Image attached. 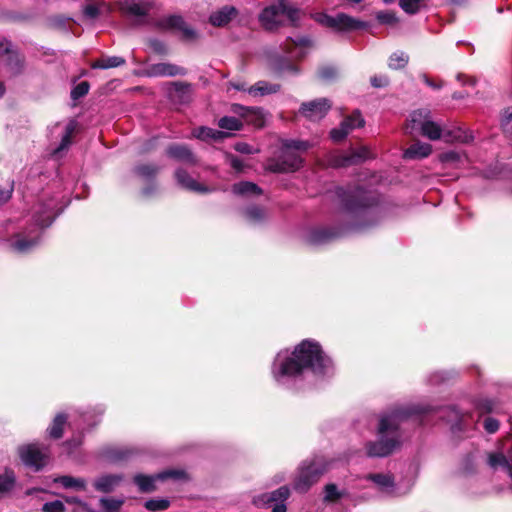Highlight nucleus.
Returning a JSON list of instances; mask_svg holds the SVG:
<instances>
[{
	"label": "nucleus",
	"mask_w": 512,
	"mask_h": 512,
	"mask_svg": "<svg viewBox=\"0 0 512 512\" xmlns=\"http://www.w3.org/2000/svg\"><path fill=\"white\" fill-rule=\"evenodd\" d=\"M332 366L317 342L303 340L292 353L280 351L272 365V375L278 384L286 385L290 380L301 375L304 369L315 374H327Z\"/></svg>",
	"instance_id": "f257e3e1"
},
{
	"label": "nucleus",
	"mask_w": 512,
	"mask_h": 512,
	"mask_svg": "<svg viewBox=\"0 0 512 512\" xmlns=\"http://www.w3.org/2000/svg\"><path fill=\"white\" fill-rule=\"evenodd\" d=\"M427 407H416L413 410L397 408L380 417L377 436L378 439L369 442L366 446L370 457H385L391 454L401 443L400 424L413 413L425 414Z\"/></svg>",
	"instance_id": "f03ea898"
},
{
	"label": "nucleus",
	"mask_w": 512,
	"mask_h": 512,
	"mask_svg": "<svg viewBox=\"0 0 512 512\" xmlns=\"http://www.w3.org/2000/svg\"><path fill=\"white\" fill-rule=\"evenodd\" d=\"M406 128L409 130V134H412L414 131H420L424 137L433 141L439 139H444L446 142L466 140V137H462L460 130H446L439 123L432 121L431 113L427 109L413 111L410 114Z\"/></svg>",
	"instance_id": "7ed1b4c3"
},
{
	"label": "nucleus",
	"mask_w": 512,
	"mask_h": 512,
	"mask_svg": "<svg viewBox=\"0 0 512 512\" xmlns=\"http://www.w3.org/2000/svg\"><path fill=\"white\" fill-rule=\"evenodd\" d=\"M313 146L309 141L287 140L282 147V153L279 160L272 166L275 172H293L298 170L303 159L300 153L306 152Z\"/></svg>",
	"instance_id": "20e7f679"
},
{
	"label": "nucleus",
	"mask_w": 512,
	"mask_h": 512,
	"mask_svg": "<svg viewBox=\"0 0 512 512\" xmlns=\"http://www.w3.org/2000/svg\"><path fill=\"white\" fill-rule=\"evenodd\" d=\"M284 16L294 24L299 19L300 11L280 1L276 5L266 7L260 14L259 21L265 29L273 30L282 23Z\"/></svg>",
	"instance_id": "39448f33"
},
{
	"label": "nucleus",
	"mask_w": 512,
	"mask_h": 512,
	"mask_svg": "<svg viewBox=\"0 0 512 512\" xmlns=\"http://www.w3.org/2000/svg\"><path fill=\"white\" fill-rule=\"evenodd\" d=\"M327 471V464L322 459H316L307 466L300 468L294 482V489L298 492H306Z\"/></svg>",
	"instance_id": "423d86ee"
},
{
	"label": "nucleus",
	"mask_w": 512,
	"mask_h": 512,
	"mask_svg": "<svg viewBox=\"0 0 512 512\" xmlns=\"http://www.w3.org/2000/svg\"><path fill=\"white\" fill-rule=\"evenodd\" d=\"M316 20L319 23L329 28L335 29L337 31H351L366 27V24L364 22L344 13H339L336 16L320 14L316 18Z\"/></svg>",
	"instance_id": "0eeeda50"
},
{
	"label": "nucleus",
	"mask_w": 512,
	"mask_h": 512,
	"mask_svg": "<svg viewBox=\"0 0 512 512\" xmlns=\"http://www.w3.org/2000/svg\"><path fill=\"white\" fill-rule=\"evenodd\" d=\"M18 453L22 462L35 471H39L47 463V449L42 448L37 444L23 445L19 447Z\"/></svg>",
	"instance_id": "6e6552de"
},
{
	"label": "nucleus",
	"mask_w": 512,
	"mask_h": 512,
	"mask_svg": "<svg viewBox=\"0 0 512 512\" xmlns=\"http://www.w3.org/2000/svg\"><path fill=\"white\" fill-rule=\"evenodd\" d=\"M166 479L182 480L186 479V474L181 470H166L154 476L139 474L134 477V482L141 492H151L155 490L156 481Z\"/></svg>",
	"instance_id": "1a4fd4ad"
},
{
	"label": "nucleus",
	"mask_w": 512,
	"mask_h": 512,
	"mask_svg": "<svg viewBox=\"0 0 512 512\" xmlns=\"http://www.w3.org/2000/svg\"><path fill=\"white\" fill-rule=\"evenodd\" d=\"M374 155L366 146L352 150L348 154L337 153L330 157L329 164L333 167H345L349 165L364 162L367 159L373 158Z\"/></svg>",
	"instance_id": "9d476101"
},
{
	"label": "nucleus",
	"mask_w": 512,
	"mask_h": 512,
	"mask_svg": "<svg viewBox=\"0 0 512 512\" xmlns=\"http://www.w3.org/2000/svg\"><path fill=\"white\" fill-rule=\"evenodd\" d=\"M330 108V101L326 98H321L303 103L299 112L310 121H318L325 117Z\"/></svg>",
	"instance_id": "9b49d317"
},
{
	"label": "nucleus",
	"mask_w": 512,
	"mask_h": 512,
	"mask_svg": "<svg viewBox=\"0 0 512 512\" xmlns=\"http://www.w3.org/2000/svg\"><path fill=\"white\" fill-rule=\"evenodd\" d=\"M231 111L238 115L243 122L253 125L257 128H261L265 125L266 117L265 113L260 108H250L239 104H234L231 107Z\"/></svg>",
	"instance_id": "f8f14e48"
},
{
	"label": "nucleus",
	"mask_w": 512,
	"mask_h": 512,
	"mask_svg": "<svg viewBox=\"0 0 512 512\" xmlns=\"http://www.w3.org/2000/svg\"><path fill=\"white\" fill-rule=\"evenodd\" d=\"M368 479L376 484L378 489L390 496H400L406 494L411 486H408L406 489L401 490L395 483L392 475L390 474H370Z\"/></svg>",
	"instance_id": "ddd939ff"
},
{
	"label": "nucleus",
	"mask_w": 512,
	"mask_h": 512,
	"mask_svg": "<svg viewBox=\"0 0 512 512\" xmlns=\"http://www.w3.org/2000/svg\"><path fill=\"white\" fill-rule=\"evenodd\" d=\"M186 70L180 66L171 63H155L146 68V74L151 77H173L185 75Z\"/></svg>",
	"instance_id": "4468645a"
},
{
	"label": "nucleus",
	"mask_w": 512,
	"mask_h": 512,
	"mask_svg": "<svg viewBox=\"0 0 512 512\" xmlns=\"http://www.w3.org/2000/svg\"><path fill=\"white\" fill-rule=\"evenodd\" d=\"M290 495V490L287 486H281L280 488L270 493H264L254 498L253 502L256 506H266L271 503L285 502Z\"/></svg>",
	"instance_id": "2eb2a0df"
},
{
	"label": "nucleus",
	"mask_w": 512,
	"mask_h": 512,
	"mask_svg": "<svg viewBox=\"0 0 512 512\" xmlns=\"http://www.w3.org/2000/svg\"><path fill=\"white\" fill-rule=\"evenodd\" d=\"M309 47L310 41L306 38H289L284 44V51L291 59H302Z\"/></svg>",
	"instance_id": "dca6fc26"
},
{
	"label": "nucleus",
	"mask_w": 512,
	"mask_h": 512,
	"mask_svg": "<svg viewBox=\"0 0 512 512\" xmlns=\"http://www.w3.org/2000/svg\"><path fill=\"white\" fill-rule=\"evenodd\" d=\"M238 14V11L233 6H224L218 11L213 12L210 15V23L213 26H225L227 25L232 19H234Z\"/></svg>",
	"instance_id": "f3484780"
},
{
	"label": "nucleus",
	"mask_w": 512,
	"mask_h": 512,
	"mask_svg": "<svg viewBox=\"0 0 512 512\" xmlns=\"http://www.w3.org/2000/svg\"><path fill=\"white\" fill-rule=\"evenodd\" d=\"M479 453L475 449L472 452L465 454L458 467V471L462 476H470L477 472Z\"/></svg>",
	"instance_id": "a211bd4d"
},
{
	"label": "nucleus",
	"mask_w": 512,
	"mask_h": 512,
	"mask_svg": "<svg viewBox=\"0 0 512 512\" xmlns=\"http://www.w3.org/2000/svg\"><path fill=\"white\" fill-rule=\"evenodd\" d=\"M432 152V146L428 143L417 141L409 146L403 153V157L409 160L423 159Z\"/></svg>",
	"instance_id": "6ab92c4d"
},
{
	"label": "nucleus",
	"mask_w": 512,
	"mask_h": 512,
	"mask_svg": "<svg viewBox=\"0 0 512 512\" xmlns=\"http://www.w3.org/2000/svg\"><path fill=\"white\" fill-rule=\"evenodd\" d=\"M39 240V233L37 232L34 236L19 234L12 241L11 247L14 251L19 253H25L30 251L34 246L37 245Z\"/></svg>",
	"instance_id": "aec40b11"
},
{
	"label": "nucleus",
	"mask_w": 512,
	"mask_h": 512,
	"mask_svg": "<svg viewBox=\"0 0 512 512\" xmlns=\"http://www.w3.org/2000/svg\"><path fill=\"white\" fill-rule=\"evenodd\" d=\"M281 86L276 83L267 81H258L247 89L249 95L253 97H261L266 95L275 94L280 90Z\"/></svg>",
	"instance_id": "412c9836"
},
{
	"label": "nucleus",
	"mask_w": 512,
	"mask_h": 512,
	"mask_svg": "<svg viewBox=\"0 0 512 512\" xmlns=\"http://www.w3.org/2000/svg\"><path fill=\"white\" fill-rule=\"evenodd\" d=\"M269 66L273 72L281 76L285 74L297 75L300 72L297 65L282 58L271 59Z\"/></svg>",
	"instance_id": "4be33fe9"
},
{
	"label": "nucleus",
	"mask_w": 512,
	"mask_h": 512,
	"mask_svg": "<svg viewBox=\"0 0 512 512\" xmlns=\"http://www.w3.org/2000/svg\"><path fill=\"white\" fill-rule=\"evenodd\" d=\"M121 480V476L118 475H103L95 479L93 485L97 491L109 493L120 484Z\"/></svg>",
	"instance_id": "5701e85b"
},
{
	"label": "nucleus",
	"mask_w": 512,
	"mask_h": 512,
	"mask_svg": "<svg viewBox=\"0 0 512 512\" xmlns=\"http://www.w3.org/2000/svg\"><path fill=\"white\" fill-rule=\"evenodd\" d=\"M151 4L146 0H126L122 3V10L134 16H144L150 10Z\"/></svg>",
	"instance_id": "b1692460"
},
{
	"label": "nucleus",
	"mask_w": 512,
	"mask_h": 512,
	"mask_svg": "<svg viewBox=\"0 0 512 512\" xmlns=\"http://www.w3.org/2000/svg\"><path fill=\"white\" fill-rule=\"evenodd\" d=\"M175 178L179 185H181L183 188L195 192H206L207 188H205L203 185L192 179L186 171L182 169H178L175 172Z\"/></svg>",
	"instance_id": "393cba45"
},
{
	"label": "nucleus",
	"mask_w": 512,
	"mask_h": 512,
	"mask_svg": "<svg viewBox=\"0 0 512 512\" xmlns=\"http://www.w3.org/2000/svg\"><path fill=\"white\" fill-rule=\"evenodd\" d=\"M167 154L178 161L190 164H194L196 162L193 153L184 145H171L167 149Z\"/></svg>",
	"instance_id": "a878e982"
},
{
	"label": "nucleus",
	"mask_w": 512,
	"mask_h": 512,
	"mask_svg": "<svg viewBox=\"0 0 512 512\" xmlns=\"http://www.w3.org/2000/svg\"><path fill=\"white\" fill-rule=\"evenodd\" d=\"M165 27L181 30L184 36L188 39H193L196 37L195 31L186 25L181 16H169L167 19H165Z\"/></svg>",
	"instance_id": "bb28decb"
},
{
	"label": "nucleus",
	"mask_w": 512,
	"mask_h": 512,
	"mask_svg": "<svg viewBox=\"0 0 512 512\" xmlns=\"http://www.w3.org/2000/svg\"><path fill=\"white\" fill-rule=\"evenodd\" d=\"M53 481L61 484L65 489H72L75 491H84L86 489V481L83 478L65 475L57 477Z\"/></svg>",
	"instance_id": "cd10ccee"
},
{
	"label": "nucleus",
	"mask_w": 512,
	"mask_h": 512,
	"mask_svg": "<svg viewBox=\"0 0 512 512\" xmlns=\"http://www.w3.org/2000/svg\"><path fill=\"white\" fill-rule=\"evenodd\" d=\"M334 237V233L327 229L319 228L311 230L306 237L308 243L319 245L328 242Z\"/></svg>",
	"instance_id": "c85d7f7f"
},
{
	"label": "nucleus",
	"mask_w": 512,
	"mask_h": 512,
	"mask_svg": "<svg viewBox=\"0 0 512 512\" xmlns=\"http://www.w3.org/2000/svg\"><path fill=\"white\" fill-rule=\"evenodd\" d=\"M126 63L123 57L107 56L102 57L91 64L93 69H109L122 66Z\"/></svg>",
	"instance_id": "c756f323"
},
{
	"label": "nucleus",
	"mask_w": 512,
	"mask_h": 512,
	"mask_svg": "<svg viewBox=\"0 0 512 512\" xmlns=\"http://www.w3.org/2000/svg\"><path fill=\"white\" fill-rule=\"evenodd\" d=\"M193 135L196 138L207 140V139H213V140H221L227 136H229L228 133L224 131L214 130L208 127H199L193 131Z\"/></svg>",
	"instance_id": "7c9ffc66"
},
{
	"label": "nucleus",
	"mask_w": 512,
	"mask_h": 512,
	"mask_svg": "<svg viewBox=\"0 0 512 512\" xmlns=\"http://www.w3.org/2000/svg\"><path fill=\"white\" fill-rule=\"evenodd\" d=\"M218 126L223 130L239 131L243 127V121L241 118L224 116L218 120Z\"/></svg>",
	"instance_id": "2f4dec72"
},
{
	"label": "nucleus",
	"mask_w": 512,
	"mask_h": 512,
	"mask_svg": "<svg viewBox=\"0 0 512 512\" xmlns=\"http://www.w3.org/2000/svg\"><path fill=\"white\" fill-rule=\"evenodd\" d=\"M54 209L53 205H48L43 211L38 212L39 215H35V221L37 226L40 228H45L51 225L54 219Z\"/></svg>",
	"instance_id": "473e14b6"
},
{
	"label": "nucleus",
	"mask_w": 512,
	"mask_h": 512,
	"mask_svg": "<svg viewBox=\"0 0 512 512\" xmlns=\"http://www.w3.org/2000/svg\"><path fill=\"white\" fill-rule=\"evenodd\" d=\"M233 193L238 195L260 194L261 189L252 182H240L233 185Z\"/></svg>",
	"instance_id": "72a5a7b5"
},
{
	"label": "nucleus",
	"mask_w": 512,
	"mask_h": 512,
	"mask_svg": "<svg viewBox=\"0 0 512 512\" xmlns=\"http://www.w3.org/2000/svg\"><path fill=\"white\" fill-rule=\"evenodd\" d=\"M364 119L362 118L361 114L356 111L349 117L345 118L342 122V128L347 130V133L349 134L350 131L357 127H362L364 125Z\"/></svg>",
	"instance_id": "f704fd0d"
},
{
	"label": "nucleus",
	"mask_w": 512,
	"mask_h": 512,
	"mask_svg": "<svg viewBox=\"0 0 512 512\" xmlns=\"http://www.w3.org/2000/svg\"><path fill=\"white\" fill-rule=\"evenodd\" d=\"M75 128H76V124L74 122H70L66 126L65 134L63 135V137L61 139V143H60L59 147L54 150L55 155H58L61 151L66 150L70 146L72 135L75 131Z\"/></svg>",
	"instance_id": "c9c22d12"
},
{
	"label": "nucleus",
	"mask_w": 512,
	"mask_h": 512,
	"mask_svg": "<svg viewBox=\"0 0 512 512\" xmlns=\"http://www.w3.org/2000/svg\"><path fill=\"white\" fill-rule=\"evenodd\" d=\"M5 54L8 55V64L12 66L13 62H15V66L18 67L20 64V58L12 51V44L4 39L0 40V56Z\"/></svg>",
	"instance_id": "e433bc0d"
},
{
	"label": "nucleus",
	"mask_w": 512,
	"mask_h": 512,
	"mask_svg": "<svg viewBox=\"0 0 512 512\" xmlns=\"http://www.w3.org/2000/svg\"><path fill=\"white\" fill-rule=\"evenodd\" d=\"M408 60L409 57L404 52H395L390 56L388 66L395 70L401 69L407 65Z\"/></svg>",
	"instance_id": "4c0bfd02"
},
{
	"label": "nucleus",
	"mask_w": 512,
	"mask_h": 512,
	"mask_svg": "<svg viewBox=\"0 0 512 512\" xmlns=\"http://www.w3.org/2000/svg\"><path fill=\"white\" fill-rule=\"evenodd\" d=\"M66 423V416L63 414H58L53 423L52 426L49 429V434L52 438L58 439L63 434V426Z\"/></svg>",
	"instance_id": "58836bf2"
},
{
	"label": "nucleus",
	"mask_w": 512,
	"mask_h": 512,
	"mask_svg": "<svg viewBox=\"0 0 512 512\" xmlns=\"http://www.w3.org/2000/svg\"><path fill=\"white\" fill-rule=\"evenodd\" d=\"M245 215L251 223H259L266 218L265 210L257 206L248 208Z\"/></svg>",
	"instance_id": "ea45409f"
},
{
	"label": "nucleus",
	"mask_w": 512,
	"mask_h": 512,
	"mask_svg": "<svg viewBox=\"0 0 512 512\" xmlns=\"http://www.w3.org/2000/svg\"><path fill=\"white\" fill-rule=\"evenodd\" d=\"M501 126L503 132L510 138H512V107H508L503 111V117L501 120Z\"/></svg>",
	"instance_id": "a19ab883"
},
{
	"label": "nucleus",
	"mask_w": 512,
	"mask_h": 512,
	"mask_svg": "<svg viewBox=\"0 0 512 512\" xmlns=\"http://www.w3.org/2000/svg\"><path fill=\"white\" fill-rule=\"evenodd\" d=\"M424 0H400L399 5L400 7L408 14H416Z\"/></svg>",
	"instance_id": "79ce46f5"
},
{
	"label": "nucleus",
	"mask_w": 512,
	"mask_h": 512,
	"mask_svg": "<svg viewBox=\"0 0 512 512\" xmlns=\"http://www.w3.org/2000/svg\"><path fill=\"white\" fill-rule=\"evenodd\" d=\"M136 173L146 179L154 177L158 172V167L155 165L144 164L139 165L135 168Z\"/></svg>",
	"instance_id": "37998d69"
},
{
	"label": "nucleus",
	"mask_w": 512,
	"mask_h": 512,
	"mask_svg": "<svg viewBox=\"0 0 512 512\" xmlns=\"http://www.w3.org/2000/svg\"><path fill=\"white\" fill-rule=\"evenodd\" d=\"M169 507V501L165 499H152L145 502V508L150 511H161Z\"/></svg>",
	"instance_id": "c03bdc74"
},
{
	"label": "nucleus",
	"mask_w": 512,
	"mask_h": 512,
	"mask_svg": "<svg viewBox=\"0 0 512 512\" xmlns=\"http://www.w3.org/2000/svg\"><path fill=\"white\" fill-rule=\"evenodd\" d=\"M15 482V478L12 473H5L0 475V495L9 491Z\"/></svg>",
	"instance_id": "a18cd8bd"
},
{
	"label": "nucleus",
	"mask_w": 512,
	"mask_h": 512,
	"mask_svg": "<svg viewBox=\"0 0 512 512\" xmlns=\"http://www.w3.org/2000/svg\"><path fill=\"white\" fill-rule=\"evenodd\" d=\"M41 510L42 512H66L64 502L61 500L46 502Z\"/></svg>",
	"instance_id": "49530a36"
},
{
	"label": "nucleus",
	"mask_w": 512,
	"mask_h": 512,
	"mask_svg": "<svg viewBox=\"0 0 512 512\" xmlns=\"http://www.w3.org/2000/svg\"><path fill=\"white\" fill-rule=\"evenodd\" d=\"M89 91V84L86 81H83L77 84L73 90L71 91V97L74 100H77L83 96H85Z\"/></svg>",
	"instance_id": "de8ad7c7"
},
{
	"label": "nucleus",
	"mask_w": 512,
	"mask_h": 512,
	"mask_svg": "<svg viewBox=\"0 0 512 512\" xmlns=\"http://www.w3.org/2000/svg\"><path fill=\"white\" fill-rule=\"evenodd\" d=\"M489 465L493 468L502 466L506 468L510 463L503 454H490L488 459Z\"/></svg>",
	"instance_id": "09e8293b"
},
{
	"label": "nucleus",
	"mask_w": 512,
	"mask_h": 512,
	"mask_svg": "<svg viewBox=\"0 0 512 512\" xmlns=\"http://www.w3.org/2000/svg\"><path fill=\"white\" fill-rule=\"evenodd\" d=\"M500 422L493 417H486L483 421V427L489 434H494L499 430Z\"/></svg>",
	"instance_id": "8fccbe9b"
},
{
	"label": "nucleus",
	"mask_w": 512,
	"mask_h": 512,
	"mask_svg": "<svg viewBox=\"0 0 512 512\" xmlns=\"http://www.w3.org/2000/svg\"><path fill=\"white\" fill-rule=\"evenodd\" d=\"M460 154L455 151L444 152L439 155V160L445 164H454L460 161Z\"/></svg>",
	"instance_id": "3c124183"
},
{
	"label": "nucleus",
	"mask_w": 512,
	"mask_h": 512,
	"mask_svg": "<svg viewBox=\"0 0 512 512\" xmlns=\"http://www.w3.org/2000/svg\"><path fill=\"white\" fill-rule=\"evenodd\" d=\"M341 497V493L338 491L335 484H328L325 486V500L336 501Z\"/></svg>",
	"instance_id": "603ef678"
},
{
	"label": "nucleus",
	"mask_w": 512,
	"mask_h": 512,
	"mask_svg": "<svg viewBox=\"0 0 512 512\" xmlns=\"http://www.w3.org/2000/svg\"><path fill=\"white\" fill-rule=\"evenodd\" d=\"M347 135V130L343 129L341 124L338 128H334L330 131V137L335 142L343 140Z\"/></svg>",
	"instance_id": "864d4df0"
},
{
	"label": "nucleus",
	"mask_w": 512,
	"mask_h": 512,
	"mask_svg": "<svg viewBox=\"0 0 512 512\" xmlns=\"http://www.w3.org/2000/svg\"><path fill=\"white\" fill-rule=\"evenodd\" d=\"M336 75V70L333 67H323L319 70V76L322 79L329 80Z\"/></svg>",
	"instance_id": "5fc2aeb1"
},
{
	"label": "nucleus",
	"mask_w": 512,
	"mask_h": 512,
	"mask_svg": "<svg viewBox=\"0 0 512 512\" xmlns=\"http://www.w3.org/2000/svg\"><path fill=\"white\" fill-rule=\"evenodd\" d=\"M235 150L237 152L244 153V154H252V153L256 152V150L252 146H250L249 144H247L245 142L237 143L235 145Z\"/></svg>",
	"instance_id": "6e6d98bb"
},
{
	"label": "nucleus",
	"mask_w": 512,
	"mask_h": 512,
	"mask_svg": "<svg viewBox=\"0 0 512 512\" xmlns=\"http://www.w3.org/2000/svg\"><path fill=\"white\" fill-rule=\"evenodd\" d=\"M388 78L386 76H374L371 78L372 86L376 88L385 87L388 85Z\"/></svg>",
	"instance_id": "4d7b16f0"
},
{
	"label": "nucleus",
	"mask_w": 512,
	"mask_h": 512,
	"mask_svg": "<svg viewBox=\"0 0 512 512\" xmlns=\"http://www.w3.org/2000/svg\"><path fill=\"white\" fill-rule=\"evenodd\" d=\"M13 188L0 189V207L4 205L12 196Z\"/></svg>",
	"instance_id": "13d9d810"
},
{
	"label": "nucleus",
	"mask_w": 512,
	"mask_h": 512,
	"mask_svg": "<svg viewBox=\"0 0 512 512\" xmlns=\"http://www.w3.org/2000/svg\"><path fill=\"white\" fill-rule=\"evenodd\" d=\"M84 13L89 18H95L99 14V9L95 5H87L84 9Z\"/></svg>",
	"instance_id": "bf43d9fd"
},
{
	"label": "nucleus",
	"mask_w": 512,
	"mask_h": 512,
	"mask_svg": "<svg viewBox=\"0 0 512 512\" xmlns=\"http://www.w3.org/2000/svg\"><path fill=\"white\" fill-rule=\"evenodd\" d=\"M493 402L488 399H482V415L493 412Z\"/></svg>",
	"instance_id": "052dcab7"
},
{
	"label": "nucleus",
	"mask_w": 512,
	"mask_h": 512,
	"mask_svg": "<svg viewBox=\"0 0 512 512\" xmlns=\"http://www.w3.org/2000/svg\"><path fill=\"white\" fill-rule=\"evenodd\" d=\"M64 500L68 504H78V505L82 506L83 508H85L87 511L89 510L87 508V504L84 503L83 501H81L78 497L69 496V497H65Z\"/></svg>",
	"instance_id": "680f3d73"
},
{
	"label": "nucleus",
	"mask_w": 512,
	"mask_h": 512,
	"mask_svg": "<svg viewBox=\"0 0 512 512\" xmlns=\"http://www.w3.org/2000/svg\"><path fill=\"white\" fill-rule=\"evenodd\" d=\"M378 19L382 23H393L396 20L395 16L390 13H381L378 15Z\"/></svg>",
	"instance_id": "e2e57ef3"
},
{
	"label": "nucleus",
	"mask_w": 512,
	"mask_h": 512,
	"mask_svg": "<svg viewBox=\"0 0 512 512\" xmlns=\"http://www.w3.org/2000/svg\"><path fill=\"white\" fill-rule=\"evenodd\" d=\"M230 165L236 170L241 171L243 168L242 161L238 159L237 157L231 156L230 157Z\"/></svg>",
	"instance_id": "0e129e2a"
},
{
	"label": "nucleus",
	"mask_w": 512,
	"mask_h": 512,
	"mask_svg": "<svg viewBox=\"0 0 512 512\" xmlns=\"http://www.w3.org/2000/svg\"><path fill=\"white\" fill-rule=\"evenodd\" d=\"M126 454H127L126 451L117 450V451L113 452L111 455H109L108 457L112 460H121L126 457Z\"/></svg>",
	"instance_id": "69168bd1"
},
{
	"label": "nucleus",
	"mask_w": 512,
	"mask_h": 512,
	"mask_svg": "<svg viewBox=\"0 0 512 512\" xmlns=\"http://www.w3.org/2000/svg\"><path fill=\"white\" fill-rule=\"evenodd\" d=\"M501 175L502 172L497 167L493 171H489L484 174V176L487 178H497L501 177Z\"/></svg>",
	"instance_id": "338daca9"
},
{
	"label": "nucleus",
	"mask_w": 512,
	"mask_h": 512,
	"mask_svg": "<svg viewBox=\"0 0 512 512\" xmlns=\"http://www.w3.org/2000/svg\"><path fill=\"white\" fill-rule=\"evenodd\" d=\"M287 508L284 502H280L274 505L272 512H286Z\"/></svg>",
	"instance_id": "774afa93"
}]
</instances>
